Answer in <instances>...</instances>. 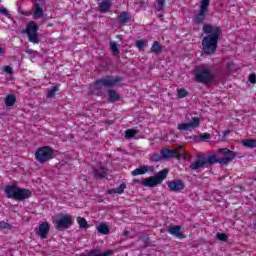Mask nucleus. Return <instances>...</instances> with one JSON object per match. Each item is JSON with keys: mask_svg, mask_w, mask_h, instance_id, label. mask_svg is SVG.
Here are the masks:
<instances>
[{"mask_svg": "<svg viewBox=\"0 0 256 256\" xmlns=\"http://www.w3.org/2000/svg\"><path fill=\"white\" fill-rule=\"evenodd\" d=\"M15 103H17V97L15 96V94H8L5 97L6 107H13V105H15Z\"/></svg>", "mask_w": 256, "mask_h": 256, "instance_id": "23", "label": "nucleus"}, {"mask_svg": "<svg viewBox=\"0 0 256 256\" xmlns=\"http://www.w3.org/2000/svg\"><path fill=\"white\" fill-rule=\"evenodd\" d=\"M59 91V87L53 86L47 93V97H55V93Z\"/></svg>", "mask_w": 256, "mask_h": 256, "instance_id": "39", "label": "nucleus"}, {"mask_svg": "<svg viewBox=\"0 0 256 256\" xmlns=\"http://www.w3.org/2000/svg\"><path fill=\"white\" fill-rule=\"evenodd\" d=\"M203 33L205 36L202 39V49L204 55H213L217 51L219 38L221 37L223 31L221 30V26L212 25V24H204L202 27Z\"/></svg>", "mask_w": 256, "mask_h": 256, "instance_id": "1", "label": "nucleus"}, {"mask_svg": "<svg viewBox=\"0 0 256 256\" xmlns=\"http://www.w3.org/2000/svg\"><path fill=\"white\" fill-rule=\"evenodd\" d=\"M109 9H111V2L108 0L102 1L98 7V11H100V13H107Z\"/></svg>", "mask_w": 256, "mask_h": 256, "instance_id": "24", "label": "nucleus"}, {"mask_svg": "<svg viewBox=\"0 0 256 256\" xmlns=\"http://www.w3.org/2000/svg\"><path fill=\"white\" fill-rule=\"evenodd\" d=\"M151 53H154V55H161L163 53V46L159 41H155L152 44V47L150 48Z\"/></svg>", "mask_w": 256, "mask_h": 256, "instance_id": "21", "label": "nucleus"}, {"mask_svg": "<svg viewBox=\"0 0 256 256\" xmlns=\"http://www.w3.org/2000/svg\"><path fill=\"white\" fill-rule=\"evenodd\" d=\"M4 71L8 73V75H13V68L11 66H5Z\"/></svg>", "mask_w": 256, "mask_h": 256, "instance_id": "43", "label": "nucleus"}, {"mask_svg": "<svg viewBox=\"0 0 256 256\" xmlns=\"http://www.w3.org/2000/svg\"><path fill=\"white\" fill-rule=\"evenodd\" d=\"M136 47L139 49V51H143V48L147 47V42H145V40H137Z\"/></svg>", "mask_w": 256, "mask_h": 256, "instance_id": "36", "label": "nucleus"}, {"mask_svg": "<svg viewBox=\"0 0 256 256\" xmlns=\"http://www.w3.org/2000/svg\"><path fill=\"white\" fill-rule=\"evenodd\" d=\"M150 161H153L154 163H157L159 161H163V156L162 154H153L151 157H150Z\"/></svg>", "mask_w": 256, "mask_h": 256, "instance_id": "37", "label": "nucleus"}, {"mask_svg": "<svg viewBox=\"0 0 256 256\" xmlns=\"http://www.w3.org/2000/svg\"><path fill=\"white\" fill-rule=\"evenodd\" d=\"M157 3L154 5L156 11H163L165 9V3L167 0H156Z\"/></svg>", "mask_w": 256, "mask_h": 256, "instance_id": "34", "label": "nucleus"}, {"mask_svg": "<svg viewBox=\"0 0 256 256\" xmlns=\"http://www.w3.org/2000/svg\"><path fill=\"white\" fill-rule=\"evenodd\" d=\"M54 151L51 147L44 146L41 148H38V150L35 153L36 161L38 163H47V161H50V159H53Z\"/></svg>", "mask_w": 256, "mask_h": 256, "instance_id": "7", "label": "nucleus"}, {"mask_svg": "<svg viewBox=\"0 0 256 256\" xmlns=\"http://www.w3.org/2000/svg\"><path fill=\"white\" fill-rule=\"evenodd\" d=\"M97 231H98V233H100V235H109L111 233V229L105 223H100L97 226Z\"/></svg>", "mask_w": 256, "mask_h": 256, "instance_id": "22", "label": "nucleus"}, {"mask_svg": "<svg viewBox=\"0 0 256 256\" xmlns=\"http://www.w3.org/2000/svg\"><path fill=\"white\" fill-rule=\"evenodd\" d=\"M37 31H39V26H37L35 21H31L22 33L27 34L30 43L37 44L39 43V34H37Z\"/></svg>", "mask_w": 256, "mask_h": 256, "instance_id": "8", "label": "nucleus"}, {"mask_svg": "<svg viewBox=\"0 0 256 256\" xmlns=\"http://www.w3.org/2000/svg\"><path fill=\"white\" fill-rule=\"evenodd\" d=\"M134 183H141V180H138V179H134L133 181Z\"/></svg>", "mask_w": 256, "mask_h": 256, "instance_id": "48", "label": "nucleus"}, {"mask_svg": "<svg viewBox=\"0 0 256 256\" xmlns=\"http://www.w3.org/2000/svg\"><path fill=\"white\" fill-rule=\"evenodd\" d=\"M168 189L172 191V193L183 191V189H185V183L181 179L170 181L168 182Z\"/></svg>", "mask_w": 256, "mask_h": 256, "instance_id": "12", "label": "nucleus"}, {"mask_svg": "<svg viewBox=\"0 0 256 256\" xmlns=\"http://www.w3.org/2000/svg\"><path fill=\"white\" fill-rule=\"evenodd\" d=\"M229 133H231L230 130H225V131L223 132V136H224V137H227V135H229Z\"/></svg>", "mask_w": 256, "mask_h": 256, "instance_id": "45", "label": "nucleus"}, {"mask_svg": "<svg viewBox=\"0 0 256 256\" xmlns=\"http://www.w3.org/2000/svg\"><path fill=\"white\" fill-rule=\"evenodd\" d=\"M216 239H218V241L226 242L229 239V237H227V234H225V233H217Z\"/></svg>", "mask_w": 256, "mask_h": 256, "instance_id": "40", "label": "nucleus"}, {"mask_svg": "<svg viewBox=\"0 0 256 256\" xmlns=\"http://www.w3.org/2000/svg\"><path fill=\"white\" fill-rule=\"evenodd\" d=\"M127 188V184L122 183L118 188L116 189H110L107 191L108 195H115V193H118V195H121L125 189Z\"/></svg>", "mask_w": 256, "mask_h": 256, "instance_id": "25", "label": "nucleus"}, {"mask_svg": "<svg viewBox=\"0 0 256 256\" xmlns=\"http://www.w3.org/2000/svg\"><path fill=\"white\" fill-rule=\"evenodd\" d=\"M194 77L198 83H202V85H209V83H213L215 81V73L211 68L201 65L197 66L194 70Z\"/></svg>", "mask_w": 256, "mask_h": 256, "instance_id": "3", "label": "nucleus"}, {"mask_svg": "<svg viewBox=\"0 0 256 256\" xmlns=\"http://www.w3.org/2000/svg\"><path fill=\"white\" fill-rule=\"evenodd\" d=\"M244 147H248L249 149H253L256 147V139H247L242 141Z\"/></svg>", "mask_w": 256, "mask_h": 256, "instance_id": "31", "label": "nucleus"}, {"mask_svg": "<svg viewBox=\"0 0 256 256\" xmlns=\"http://www.w3.org/2000/svg\"><path fill=\"white\" fill-rule=\"evenodd\" d=\"M219 153L220 155H223V157L220 158V165H227L237 157V152H233L227 148L220 149Z\"/></svg>", "mask_w": 256, "mask_h": 256, "instance_id": "9", "label": "nucleus"}, {"mask_svg": "<svg viewBox=\"0 0 256 256\" xmlns=\"http://www.w3.org/2000/svg\"><path fill=\"white\" fill-rule=\"evenodd\" d=\"M9 227H11V224H9L5 221L0 222V229H9Z\"/></svg>", "mask_w": 256, "mask_h": 256, "instance_id": "42", "label": "nucleus"}, {"mask_svg": "<svg viewBox=\"0 0 256 256\" xmlns=\"http://www.w3.org/2000/svg\"><path fill=\"white\" fill-rule=\"evenodd\" d=\"M168 233L170 235H173L177 239H185V234H183V232H181V226H179V225L170 227L168 229Z\"/></svg>", "mask_w": 256, "mask_h": 256, "instance_id": "15", "label": "nucleus"}, {"mask_svg": "<svg viewBox=\"0 0 256 256\" xmlns=\"http://www.w3.org/2000/svg\"><path fill=\"white\" fill-rule=\"evenodd\" d=\"M178 93V97L179 99H183L184 97H187V95H189V92H187V90L181 88L177 90Z\"/></svg>", "mask_w": 256, "mask_h": 256, "instance_id": "38", "label": "nucleus"}, {"mask_svg": "<svg viewBox=\"0 0 256 256\" xmlns=\"http://www.w3.org/2000/svg\"><path fill=\"white\" fill-rule=\"evenodd\" d=\"M199 125H201V119L193 117L190 122L178 124L177 129L179 131H191L192 129H197Z\"/></svg>", "mask_w": 256, "mask_h": 256, "instance_id": "10", "label": "nucleus"}, {"mask_svg": "<svg viewBox=\"0 0 256 256\" xmlns=\"http://www.w3.org/2000/svg\"><path fill=\"white\" fill-rule=\"evenodd\" d=\"M107 177V169L104 166L94 168V179H105Z\"/></svg>", "mask_w": 256, "mask_h": 256, "instance_id": "16", "label": "nucleus"}, {"mask_svg": "<svg viewBox=\"0 0 256 256\" xmlns=\"http://www.w3.org/2000/svg\"><path fill=\"white\" fill-rule=\"evenodd\" d=\"M0 13H2V15H5V17H7L8 19H12L11 14L9 13V10H7V8H0Z\"/></svg>", "mask_w": 256, "mask_h": 256, "instance_id": "41", "label": "nucleus"}, {"mask_svg": "<svg viewBox=\"0 0 256 256\" xmlns=\"http://www.w3.org/2000/svg\"><path fill=\"white\" fill-rule=\"evenodd\" d=\"M137 133H139V130L128 129L125 132V137H126V139H133V137L136 136Z\"/></svg>", "mask_w": 256, "mask_h": 256, "instance_id": "33", "label": "nucleus"}, {"mask_svg": "<svg viewBox=\"0 0 256 256\" xmlns=\"http://www.w3.org/2000/svg\"><path fill=\"white\" fill-rule=\"evenodd\" d=\"M5 53V49H3L2 47H0V55H4Z\"/></svg>", "mask_w": 256, "mask_h": 256, "instance_id": "46", "label": "nucleus"}, {"mask_svg": "<svg viewBox=\"0 0 256 256\" xmlns=\"http://www.w3.org/2000/svg\"><path fill=\"white\" fill-rule=\"evenodd\" d=\"M71 225H73V218L69 214H66L59 220H56V229H58V231H64V229H69Z\"/></svg>", "mask_w": 256, "mask_h": 256, "instance_id": "11", "label": "nucleus"}, {"mask_svg": "<svg viewBox=\"0 0 256 256\" xmlns=\"http://www.w3.org/2000/svg\"><path fill=\"white\" fill-rule=\"evenodd\" d=\"M34 17L36 19H41V17H43V8L41 7V4H39V3L35 4Z\"/></svg>", "mask_w": 256, "mask_h": 256, "instance_id": "29", "label": "nucleus"}, {"mask_svg": "<svg viewBox=\"0 0 256 256\" xmlns=\"http://www.w3.org/2000/svg\"><path fill=\"white\" fill-rule=\"evenodd\" d=\"M111 255H113V250H107L102 252L100 249H95L86 253L84 256H111Z\"/></svg>", "mask_w": 256, "mask_h": 256, "instance_id": "17", "label": "nucleus"}, {"mask_svg": "<svg viewBox=\"0 0 256 256\" xmlns=\"http://www.w3.org/2000/svg\"><path fill=\"white\" fill-rule=\"evenodd\" d=\"M77 223L80 227V229H89V223H87V220L81 216L77 217Z\"/></svg>", "mask_w": 256, "mask_h": 256, "instance_id": "30", "label": "nucleus"}, {"mask_svg": "<svg viewBox=\"0 0 256 256\" xmlns=\"http://www.w3.org/2000/svg\"><path fill=\"white\" fill-rule=\"evenodd\" d=\"M111 51L114 55H119V44L116 42L110 43Z\"/></svg>", "mask_w": 256, "mask_h": 256, "instance_id": "35", "label": "nucleus"}, {"mask_svg": "<svg viewBox=\"0 0 256 256\" xmlns=\"http://www.w3.org/2000/svg\"><path fill=\"white\" fill-rule=\"evenodd\" d=\"M107 93L110 103H116V101H121V95L117 93V91L113 89H108Z\"/></svg>", "mask_w": 256, "mask_h": 256, "instance_id": "18", "label": "nucleus"}, {"mask_svg": "<svg viewBox=\"0 0 256 256\" xmlns=\"http://www.w3.org/2000/svg\"><path fill=\"white\" fill-rule=\"evenodd\" d=\"M149 171V166H141L139 168H136L134 171L131 172V175L133 177H136V175H145Z\"/></svg>", "mask_w": 256, "mask_h": 256, "instance_id": "26", "label": "nucleus"}, {"mask_svg": "<svg viewBox=\"0 0 256 256\" xmlns=\"http://www.w3.org/2000/svg\"><path fill=\"white\" fill-rule=\"evenodd\" d=\"M143 245L140 246V249H147V247H153V243L151 242V239H149L148 236H143L140 238Z\"/></svg>", "mask_w": 256, "mask_h": 256, "instance_id": "28", "label": "nucleus"}, {"mask_svg": "<svg viewBox=\"0 0 256 256\" xmlns=\"http://www.w3.org/2000/svg\"><path fill=\"white\" fill-rule=\"evenodd\" d=\"M4 193L7 199H14V201H25V199H29L32 195L31 190L19 188L15 183L6 186Z\"/></svg>", "mask_w": 256, "mask_h": 256, "instance_id": "2", "label": "nucleus"}, {"mask_svg": "<svg viewBox=\"0 0 256 256\" xmlns=\"http://www.w3.org/2000/svg\"><path fill=\"white\" fill-rule=\"evenodd\" d=\"M204 161L206 165H215L216 163H221V158H218L217 155L212 154L208 157L204 156Z\"/></svg>", "mask_w": 256, "mask_h": 256, "instance_id": "20", "label": "nucleus"}, {"mask_svg": "<svg viewBox=\"0 0 256 256\" xmlns=\"http://www.w3.org/2000/svg\"><path fill=\"white\" fill-rule=\"evenodd\" d=\"M162 159L167 160L171 159V157H177L179 155V152L175 150L165 149L161 151Z\"/></svg>", "mask_w": 256, "mask_h": 256, "instance_id": "19", "label": "nucleus"}, {"mask_svg": "<svg viewBox=\"0 0 256 256\" xmlns=\"http://www.w3.org/2000/svg\"><path fill=\"white\" fill-rule=\"evenodd\" d=\"M194 139L197 141V143H200L201 141H207V139H211V134L203 133L200 134V136H195Z\"/></svg>", "mask_w": 256, "mask_h": 256, "instance_id": "32", "label": "nucleus"}, {"mask_svg": "<svg viewBox=\"0 0 256 256\" xmlns=\"http://www.w3.org/2000/svg\"><path fill=\"white\" fill-rule=\"evenodd\" d=\"M130 20H131V16H129V13L125 11L118 16V21L119 23H121V25H125V23H129Z\"/></svg>", "mask_w": 256, "mask_h": 256, "instance_id": "27", "label": "nucleus"}, {"mask_svg": "<svg viewBox=\"0 0 256 256\" xmlns=\"http://www.w3.org/2000/svg\"><path fill=\"white\" fill-rule=\"evenodd\" d=\"M205 165H207L205 162V155L201 154L197 156V161L190 165V169L192 171H197V169H201V167H205Z\"/></svg>", "mask_w": 256, "mask_h": 256, "instance_id": "14", "label": "nucleus"}, {"mask_svg": "<svg viewBox=\"0 0 256 256\" xmlns=\"http://www.w3.org/2000/svg\"><path fill=\"white\" fill-rule=\"evenodd\" d=\"M51 226H49L48 222H43L39 225V229L36 230V235L41 239H47V235H49V231Z\"/></svg>", "mask_w": 256, "mask_h": 256, "instance_id": "13", "label": "nucleus"}, {"mask_svg": "<svg viewBox=\"0 0 256 256\" xmlns=\"http://www.w3.org/2000/svg\"><path fill=\"white\" fill-rule=\"evenodd\" d=\"M168 174H169V170L167 169L161 170L156 175L143 179L141 181V184L144 187H157V185H160V183H163V181L167 179Z\"/></svg>", "mask_w": 256, "mask_h": 256, "instance_id": "5", "label": "nucleus"}, {"mask_svg": "<svg viewBox=\"0 0 256 256\" xmlns=\"http://www.w3.org/2000/svg\"><path fill=\"white\" fill-rule=\"evenodd\" d=\"M209 3H211V0H201L199 12L193 18V22L196 25L205 23L207 13H209Z\"/></svg>", "mask_w": 256, "mask_h": 256, "instance_id": "6", "label": "nucleus"}, {"mask_svg": "<svg viewBox=\"0 0 256 256\" xmlns=\"http://www.w3.org/2000/svg\"><path fill=\"white\" fill-rule=\"evenodd\" d=\"M127 235H129V231H128V230H125V231L123 232V236H124V237H127Z\"/></svg>", "mask_w": 256, "mask_h": 256, "instance_id": "47", "label": "nucleus"}, {"mask_svg": "<svg viewBox=\"0 0 256 256\" xmlns=\"http://www.w3.org/2000/svg\"><path fill=\"white\" fill-rule=\"evenodd\" d=\"M248 81L251 83H256V75L255 74H250Z\"/></svg>", "mask_w": 256, "mask_h": 256, "instance_id": "44", "label": "nucleus"}, {"mask_svg": "<svg viewBox=\"0 0 256 256\" xmlns=\"http://www.w3.org/2000/svg\"><path fill=\"white\" fill-rule=\"evenodd\" d=\"M123 77L121 76H111L108 75L104 78L98 79L94 82V89L101 91L103 87L111 89L112 87H117L119 83H122Z\"/></svg>", "mask_w": 256, "mask_h": 256, "instance_id": "4", "label": "nucleus"}]
</instances>
